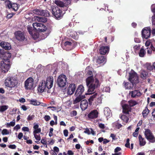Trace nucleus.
<instances>
[{"label":"nucleus","mask_w":155,"mask_h":155,"mask_svg":"<svg viewBox=\"0 0 155 155\" xmlns=\"http://www.w3.org/2000/svg\"><path fill=\"white\" fill-rule=\"evenodd\" d=\"M87 75L91 76L86 79V85L88 88V91L93 92L96 88L99 87V81L97 78L94 80L91 71H88L87 73Z\"/></svg>","instance_id":"1"},{"label":"nucleus","mask_w":155,"mask_h":155,"mask_svg":"<svg viewBox=\"0 0 155 155\" xmlns=\"http://www.w3.org/2000/svg\"><path fill=\"white\" fill-rule=\"evenodd\" d=\"M18 81L14 77H7L4 81V84L6 87L12 88L15 87L18 84Z\"/></svg>","instance_id":"2"},{"label":"nucleus","mask_w":155,"mask_h":155,"mask_svg":"<svg viewBox=\"0 0 155 155\" xmlns=\"http://www.w3.org/2000/svg\"><path fill=\"white\" fill-rule=\"evenodd\" d=\"M95 101V104H98L101 102L102 99L100 93H95L91 95L88 99L89 104L90 106L92 104V102Z\"/></svg>","instance_id":"3"},{"label":"nucleus","mask_w":155,"mask_h":155,"mask_svg":"<svg viewBox=\"0 0 155 155\" xmlns=\"http://www.w3.org/2000/svg\"><path fill=\"white\" fill-rule=\"evenodd\" d=\"M11 65L10 61H2L0 67L1 73L0 72V75L2 74V73L7 72L11 67Z\"/></svg>","instance_id":"4"},{"label":"nucleus","mask_w":155,"mask_h":155,"mask_svg":"<svg viewBox=\"0 0 155 155\" xmlns=\"http://www.w3.org/2000/svg\"><path fill=\"white\" fill-rule=\"evenodd\" d=\"M144 134L145 137L150 142H155V137L152 131L149 129H145Z\"/></svg>","instance_id":"5"},{"label":"nucleus","mask_w":155,"mask_h":155,"mask_svg":"<svg viewBox=\"0 0 155 155\" xmlns=\"http://www.w3.org/2000/svg\"><path fill=\"white\" fill-rule=\"evenodd\" d=\"M11 54L0 49V58L2 59V61H10V58L11 56Z\"/></svg>","instance_id":"6"},{"label":"nucleus","mask_w":155,"mask_h":155,"mask_svg":"<svg viewBox=\"0 0 155 155\" xmlns=\"http://www.w3.org/2000/svg\"><path fill=\"white\" fill-rule=\"evenodd\" d=\"M52 14L55 18L59 20L61 19L63 17L64 13L58 7H56L52 9Z\"/></svg>","instance_id":"7"},{"label":"nucleus","mask_w":155,"mask_h":155,"mask_svg":"<svg viewBox=\"0 0 155 155\" xmlns=\"http://www.w3.org/2000/svg\"><path fill=\"white\" fill-rule=\"evenodd\" d=\"M34 28L38 31L44 33L47 30L46 26L43 24L37 22L34 23L32 24Z\"/></svg>","instance_id":"8"},{"label":"nucleus","mask_w":155,"mask_h":155,"mask_svg":"<svg viewBox=\"0 0 155 155\" xmlns=\"http://www.w3.org/2000/svg\"><path fill=\"white\" fill-rule=\"evenodd\" d=\"M129 80L133 84V86L139 82V78L137 74L134 71H132L129 73Z\"/></svg>","instance_id":"9"},{"label":"nucleus","mask_w":155,"mask_h":155,"mask_svg":"<svg viewBox=\"0 0 155 155\" xmlns=\"http://www.w3.org/2000/svg\"><path fill=\"white\" fill-rule=\"evenodd\" d=\"M66 76L64 74H61L58 78L57 82L58 85L60 87H64L67 82Z\"/></svg>","instance_id":"10"},{"label":"nucleus","mask_w":155,"mask_h":155,"mask_svg":"<svg viewBox=\"0 0 155 155\" xmlns=\"http://www.w3.org/2000/svg\"><path fill=\"white\" fill-rule=\"evenodd\" d=\"M24 87L27 90H30L34 88V80L32 78L29 77L25 81Z\"/></svg>","instance_id":"11"},{"label":"nucleus","mask_w":155,"mask_h":155,"mask_svg":"<svg viewBox=\"0 0 155 155\" xmlns=\"http://www.w3.org/2000/svg\"><path fill=\"white\" fill-rule=\"evenodd\" d=\"M151 30L150 27L144 28L142 31V37L143 38L147 39L150 37Z\"/></svg>","instance_id":"12"},{"label":"nucleus","mask_w":155,"mask_h":155,"mask_svg":"<svg viewBox=\"0 0 155 155\" xmlns=\"http://www.w3.org/2000/svg\"><path fill=\"white\" fill-rule=\"evenodd\" d=\"M45 84V81L42 80L40 83L38 87V90L41 93H42L44 91H47L49 93V88Z\"/></svg>","instance_id":"13"},{"label":"nucleus","mask_w":155,"mask_h":155,"mask_svg":"<svg viewBox=\"0 0 155 155\" xmlns=\"http://www.w3.org/2000/svg\"><path fill=\"white\" fill-rule=\"evenodd\" d=\"M15 36L16 39L20 41H23L25 39V37L24 32L20 31L15 32Z\"/></svg>","instance_id":"14"},{"label":"nucleus","mask_w":155,"mask_h":155,"mask_svg":"<svg viewBox=\"0 0 155 155\" xmlns=\"http://www.w3.org/2000/svg\"><path fill=\"white\" fill-rule=\"evenodd\" d=\"M76 89L75 84H69L67 91V94L69 95L73 94Z\"/></svg>","instance_id":"15"},{"label":"nucleus","mask_w":155,"mask_h":155,"mask_svg":"<svg viewBox=\"0 0 155 155\" xmlns=\"http://www.w3.org/2000/svg\"><path fill=\"white\" fill-rule=\"evenodd\" d=\"M54 79L53 77L52 76H49L47 78L46 81H45V84L49 88V89H50L53 86V83Z\"/></svg>","instance_id":"16"},{"label":"nucleus","mask_w":155,"mask_h":155,"mask_svg":"<svg viewBox=\"0 0 155 155\" xmlns=\"http://www.w3.org/2000/svg\"><path fill=\"white\" fill-rule=\"evenodd\" d=\"M109 46H102L99 49V52L100 54L104 55L106 54H107L109 53Z\"/></svg>","instance_id":"17"},{"label":"nucleus","mask_w":155,"mask_h":155,"mask_svg":"<svg viewBox=\"0 0 155 155\" xmlns=\"http://www.w3.org/2000/svg\"><path fill=\"white\" fill-rule=\"evenodd\" d=\"M98 112L96 110L91 111L88 114L87 116L90 119H94L97 118L98 117Z\"/></svg>","instance_id":"18"},{"label":"nucleus","mask_w":155,"mask_h":155,"mask_svg":"<svg viewBox=\"0 0 155 155\" xmlns=\"http://www.w3.org/2000/svg\"><path fill=\"white\" fill-rule=\"evenodd\" d=\"M123 108L122 112L125 114H129V112H131L132 109L128 104H125L122 106Z\"/></svg>","instance_id":"19"},{"label":"nucleus","mask_w":155,"mask_h":155,"mask_svg":"<svg viewBox=\"0 0 155 155\" xmlns=\"http://www.w3.org/2000/svg\"><path fill=\"white\" fill-rule=\"evenodd\" d=\"M84 87L83 85L81 84L80 85L75 91V96H82V94L84 92Z\"/></svg>","instance_id":"20"},{"label":"nucleus","mask_w":155,"mask_h":155,"mask_svg":"<svg viewBox=\"0 0 155 155\" xmlns=\"http://www.w3.org/2000/svg\"><path fill=\"white\" fill-rule=\"evenodd\" d=\"M129 94L132 98H135L140 96L141 94L139 90H135L134 91H129Z\"/></svg>","instance_id":"21"},{"label":"nucleus","mask_w":155,"mask_h":155,"mask_svg":"<svg viewBox=\"0 0 155 155\" xmlns=\"http://www.w3.org/2000/svg\"><path fill=\"white\" fill-rule=\"evenodd\" d=\"M88 103L87 100L86 99L83 100L81 101L80 106L82 111L84 110L87 109L88 106Z\"/></svg>","instance_id":"22"},{"label":"nucleus","mask_w":155,"mask_h":155,"mask_svg":"<svg viewBox=\"0 0 155 155\" xmlns=\"http://www.w3.org/2000/svg\"><path fill=\"white\" fill-rule=\"evenodd\" d=\"M71 41L72 42L66 41L64 43V46L66 48L68 49V50H71L73 49L74 48L73 41L71 40Z\"/></svg>","instance_id":"23"},{"label":"nucleus","mask_w":155,"mask_h":155,"mask_svg":"<svg viewBox=\"0 0 155 155\" xmlns=\"http://www.w3.org/2000/svg\"><path fill=\"white\" fill-rule=\"evenodd\" d=\"M0 45L4 49L9 50L11 48V46L10 43L8 42L2 41L0 43Z\"/></svg>","instance_id":"24"},{"label":"nucleus","mask_w":155,"mask_h":155,"mask_svg":"<svg viewBox=\"0 0 155 155\" xmlns=\"http://www.w3.org/2000/svg\"><path fill=\"white\" fill-rule=\"evenodd\" d=\"M106 62V58L104 56H99L96 62L99 64H104Z\"/></svg>","instance_id":"25"},{"label":"nucleus","mask_w":155,"mask_h":155,"mask_svg":"<svg viewBox=\"0 0 155 155\" xmlns=\"http://www.w3.org/2000/svg\"><path fill=\"white\" fill-rule=\"evenodd\" d=\"M100 11H102V12L104 15H107V13H109L112 12L111 9L108 8V7L107 6H106L105 7V9L101 8Z\"/></svg>","instance_id":"26"},{"label":"nucleus","mask_w":155,"mask_h":155,"mask_svg":"<svg viewBox=\"0 0 155 155\" xmlns=\"http://www.w3.org/2000/svg\"><path fill=\"white\" fill-rule=\"evenodd\" d=\"M74 100L73 102V104H76L81 101L85 98V96H77Z\"/></svg>","instance_id":"27"},{"label":"nucleus","mask_w":155,"mask_h":155,"mask_svg":"<svg viewBox=\"0 0 155 155\" xmlns=\"http://www.w3.org/2000/svg\"><path fill=\"white\" fill-rule=\"evenodd\" d=\"M138 138L139 141V145L140 146H144L146 142L144 139L142 137L141 135H139L138 136Z\"/></svg>","instance_id":"28"},{"label":"nucleus","mask_w":155,"mask_h":155,"mask_svg":"<svg viewBox=\"0 0 155 155\" xmlns=\"http://www.w3.org/2000/svg\"><path fill=\"white\" fill-rule=\"evenodd\" d=\"M38 127L39 125L38 124H34L33 128L35 130L33 131V134H37L41 132V129L40 128H38Z\"/></svg>","instance_id":"29"},{"label":"nucleus","mask_w":155,"mask_h":155,"mask_svg":"<svg viewBox=\"0 0 155 155\" xmlns=\"http://www.w3.org/2000/svg\"><path fill=\"white\" fill-rule=\"evenodd\" d=\"M39 15L45 17H49L50 16V14L49 11L47 10L41 9Z\"/></svg>","instance_id":"30"},{"label":"nucleus","mask_w":155,"mask_h":155,"mask_svg":"<svg viewBox=\"0 0 155 155\" xmlns=\"http://www.w3.org/2000/svg\"><path fill=\"white\" fill-rule=\"evenodd\" d=\"M123 84H124L126 89H133L134 86H133V84L132 83L128 82L126 83L124 81Z\"/></svg>","instance_id":"31"},{"label":"nucleus","mask_w":155,"mask_h":155,"mask_svg":"<svg viewBox=\"0 0 155 155\" xmlns=\"http://www.w3.org/2000/svg\"><path fill=\"white\" fill-rule=\"evenodd\" d=\"M104 114L106 117H110L111 115V113L110 109L108 108H106L104 110Z\"/></svg>","instance_id":"32"},{"label":"nucleus","mask_w":155,"mask_h":155,"mask_svg":"<svg viewBox=\"0 0 155 155\" xmlns=\"http://www.w3.org/2000/svg\"><path fill=\"white\" fill-rule=\"evenodd\" d=\"M146 54L145 50H144L143 47H142L140 50L139 52V56L140 57H144Z\"/></svg>","instance_id":"33"},{"label":"nucleus","mask_w":155,"mask_h":155,"mask_svg":"<svg viewBox=\"0 0 155 155\" xmlns=\"http://www.w3.org/2000/svg\"><path fill=\"white\" fill-rule=\"evenodd\" d=\"M36 19L38 21L40 22L45 23L47 21V18L45 17H37Z\"/></svg>","instance_id":"34"},{"label":"nucleus","mask_w":155,"mask_h":155,"mask_svg":"<svg viewBox=\"0 0 155 155\" xmlns=\"http://www.w3.org/2000/svg\"><path fill=\"white\" fill-rule=\"evenodd\" d=\"M5 5L6 8H8L9 9H11L12 7V3L9 0H6L5 2Z\"/></svg>","instance_id":"35"},{"label":"nucleus","mask_w":155,"mask_h":155,"mask_svg":"<svg viewBox=\"0 0 155 155\" xmlns=\"http://www.w3.org/2000/svg\"><path fill=\"white\" fill-rule=\"evenodd\" d=\"M120 117L123 121L126 123L128 122L129 120V118L126 115L120 114Z\"/></svg>","instance_id":"36"},{"label":"nucleus","mask_w":155,"mask_h":155,"mask_svg":"<svg viewBox=\"0 0 155 155\" xmlns=\"http://www.w3.org/2000/svg\"><path fill=\"white\" fill-rule=\"evenodd\" d=\"M32 38L35 40L38 38L39 36V33L35 31H33L32 34L31 35Z\"/></svg>","instance_id":"37"},{"label":"nucleus","mask_w":155,"mask_h":155,"mask_svg":"<svg viewBox=\"0 0 155 155\" xmlns=\"http://www.w3.org/2000/svg\"><path fill=\"white\" fill-rule=\"evenodd\" d=\"M31 104L34 106H38L41 103L40 102L37 101V100H35L33 99L29 101Z\"/></svg>","instance_id":"38"},{"label":"nucleus","mask_w":155,"mask_h":155,"mask_svg":"<svg viewBox=\"0 0 155 155\" xmlns=\"http://www.w3.org/2000/svg\"><path fill=\"white\" fill-rule=\"evenodd\" d=\"M18 8V5L17 4L15 3H13L12 4V7L11 8V9L16 11H17Z\"/></svg>","instance_id":"39"},{"label":"nucleus","mask_w":155,"mask_h":155,"mask_svg":"<svg viewBox=\"0 0 155 155\" xmlns=\"http://www.w3.org/2000/svg\"><path fill=\"white\" fill-rule=\"evenodd\" d=\"M55 3L58 6L63 7L64 6V3L60 1L56 0L55 1Z\"/></svg>","instance_id":"40"},{"label":"nucleus","mask_w":155,"mask_h":155,"mask_svg":"<svg viewBox=\"0 0 155 155\" xmlns=\"http://www.w3.org/2000/svg\"><path fill=\"white\" fill-rule=\"evenodd\" d=\"M129 106L131 107L137 104V103L135 101L130 100L128 101Z\"/></svg>","instance_id":"41"},{"label":"nucleus","mask_w":155,"mask_h":155,"mask_svg":"<svg viewBox=\"0 0 155 155\" xmlns=\"http://www.w3.org/2000/svg\"><path fill=\"white\" fill-rule=\"evenodd\" d=\"M7 127H10V126L13 127L15 125V120H13L10 123H7L6 124Z\"/></svg>","instance_id":"42"},{"label":"nucleus","mask_w":155,"mask_h":155,"mask_svg":"<svg viewBox=\"0 0 155 155\" xmlns=\"http://www.w3.org/2000/svg\"><path fill=\"white\" fill-rule=\"evenodd\" d=\"M147 73L145 71H142L140 74V77L143 79L146 78L147 75Z\"/></svg>","instance_id":"43"},{"label":"nucleus","mask_w":155,"mask_h":155,"mask_svg":"<svg viewBox=\"0 0 155 155\" xmlns=\"http://www.w3.org/2000/svg\"><path fill=\"white\" fill-rule=\"evenodd\" d=\"M8 108V106L7 105H2L0 106V111L3 112L6 110Z\"/></svg>","instance_id":"44"},{"label":"nucleus","mask_w":155,"mask_h":155,"mask_svg":"<svg viewBox=\"0 0 155 155\" xmlns=\"http://www.w3.org/2000/svg\"><path fill=\"white\" fill-rule=\"evenodd\" d=\"M146 109L144 110L142 112V114L143 117H145L147 116L149 112V110L148 108L146 107Z\"/></svg>","instance_id":"45"},{"label":"nucleus","mask_w":155,"mask_h":155,"mask_svg":"<svg viewBox=\"0 0 155 155\" xmlns=\"http://www.w3.org/2000/svg\"><path fill=\"white\" fill-rule=\"evenodd\" d=\"M114 124L115 125V127L118 129H120L122 127V125L118 122H115Z\"/></svg>","instance_id":"46"},{"label":"nucleus","mask_w":155,"mask_h":155,"mask_svg":"<svg viewBox=\"0 0 155 155\" xmlns=\"http://www.w3.org/2000/svg\"><path fill=\"white\" fill-rule=\"evenodd\" d=\"M41 9H35L33 10V12L36 15H39Z\"/></svg>","instance_id":"47"},{"label":"nucleus","mask_w":155,"mask_h":155,"mask_svg":"<svg viewBox=\"0 0 155 155\" xmlns=\"http://www.w3.org/2000/svg\"><path fill=\"white\" fill-rule=\"evenodd\" d=\"M2 133L3 135H5L8 134L9 132L7 129H4L2 130Z\"/></svg>","instance_id":"48"},{"label":"nucleus","mask_w":155,"mask_h":155,"mask_svg":"<svg viewBox=\"0 0 155 155\" xmlns=\"http://www.w3.org/2000/svg\"><path fill=\"white\" fill-rule=\"evenodd\" d=\"M130 139L129 138H127L126 141V143L125 144V146L126 147L128 148H130V144L129 143Z\"/></svg>","instance_id":"49"},{"label":"nucleus","mask_w":155,"mask_h":155,"mask_svg":"<svg viewBox=\"0 0 155 155\" xmlns=\"http://www.w3.org/2000/svg\"><path fill=\"white\" fill-rule=\"evenodd\" d=\"M35 117V116L33 114L31 115H29L28 117L27 120L28 121L31 120L33 119Z\"/></svg>","instance_id":"50"},{"label":"nucleus","mask_w":155,"mask_h":155,"mask_svg":"<svg viewBox=\"0 0 155 155\" xmlns=\"http://www.w3.org/2000/svg\"><path fill=\"white\" fill-rule=\"evenodd\" d=\"M27 30H28V31L30 35L32 34L33 31H34L32 30V27H31L28 26L27 27Z\"/></svg>","instance_id":"51"},{"label":"nucleus","mask_w":155,"mask_h":155,"mask_svg":"<svg viewBox=\"0 0 155 155\" xmlns=\"http://www.w3.org/2000/svg\"><path fill=\"white\" fill-rule=\"evenodd\" d=\"M77 112L75 110H74L70 113V115L71 117L76 116L77 115Z\"/></svg>","instance_id":"52"},{"label":"nucleus","mask_w":155,"mask_h":155,"mask_svg":"<svg viewBox=\"0 0 155 155\" xmlns=\"http://www.w3.org/2000/svg\"><path fill=\"white\" fill-rule=\"evenodd\" d=\"M34 134V137L36 140H37L38 141H39L41 140V137H40V135H38L36 134Z\"/></svg>","instance_id":"53"},{"label":"nucleus","mask_w":155,"mask_h":155,"mask_svg":"<svg viewBox=\"0 0 155 155\" xmlns=\"http://www.w3.org/2000/svg\"><path fill=\"white\" fill-rule=\"evenodd\" d=\"M147 69L149 70H152L153 68V65H151L150 64H149L147 65Z\"/></svg>","instance_id":"54"},{"label":"nucleus","mask_w":155,"mask_h":155,"mask_svg":"<svg viewBox=\"0 0 155 155\" xmlns=\"http://www.w3.org/2000/svg\"><path fill=\"white\" fill-rule=\"evenodd\" d=\"M44 118L46 121H48L51 119V117L49 115H46L44 116Z\"/></svg>","instance_id":"55"},{"label":"nucleus","mask_w":155,"mask_h":155,"mask_svg":"<svg viewBox=\"0 0 155 155\" xmlns=\"http://www.w3.org/2000/svg\"><path fill=\"white\" fill-rule=\"evenodd\" d=\"M103 90L105 92H109L110 91V88L109 87H106L103 88Z\"/></svg>","instance_id":"56"},{"label":"nucleus","mask_w":155,"mask_h":155,"mask_svg":"<svg viewBox=\"0 0 155 155\" xmlns=\"http://www.w3.org/2000/svg\"><path fill=\"white\" fill-rule=\"evenodd\" d=\"M147 54H150V55L151 54L152 51V50L150 48H147Z\"/></svg>","instance_id":"57"},{"label":"nucleus","mask_w":155,"mask_h":155,"mask_svg":"<svg viewBox=\"0 0 155 155\" xmlns=\"http://www.w3.org/2000/svg\"><path fill=\"white\" fill-rule=\"evenodd\" d=\"M151 9L153 12L155 13V4H153L152 5L151 7Z\"/></svg>","instance_id":"58"},{"label":"nucleus","mask_w":155,"mask_h":155,"mask_svg":"<svg viewBox=\"0 0 155 155\" xmlns=\"http://www.w3.org/2000/svg\"><path fill=\"white\" fill-rule=\"evenodd\" d=\"M8 147L11 149H15L16 147V146L15 144L10 145L8 146Z\"/></svg>","instance_id":"59"},{"label":"nucleus","mask_w":155,"mask_h":155,"mask_svg":"<svg viewBox=\"0 0 155 155\" xmlns=\"http://www.w3.org/2000/svg\"><path fill=\"white\" fill-rule=\"evenodd\" d=\"M140 45H136L134 47V51H137L139 50L140 48Z\"/></svg>","instance_id":"60"},{"label":"nucleus","mask_w":155,"mask_h":155,"mask_svg":"<svg viewBox=\"0 0 155 155\" xmlns=\"http://www.w3.org/2000/svg\"><path fill=\"white\" fill-rule=\"evenodd\" d=\"M22 130L24 131L28 132L29 131V129L27 127H23L22 128Z\"/></svg>","instance_id":"61"},{"label":"nucleus","mask_w":155,"mask_h":155,"mask_svg":"<svg viewBox=\"0 0 155 155\" xmlns=\"http://www.w3.org/2000/svg\"><path fill=\"white\" fill-rule=\"evenodd\" d=\"M134 41L137 43H140L141 42L140 39L139 38H135L134 39Z\"/></svg>","instance_id":"62"},{"label":"nucleus","mask_w":155,"mask_h":155,"mask_svg":"<svg viewBox=\"0 0 155 155\" xmlns=\"http://www.w3.org/2000/svg\"><path fill=\"white\" fill-rule=\"evenodd\" d=\"M23 137V134L22 133H19L18 135V137L19 139H21Z\"/></svg>","instance_id":"63"},{"label":"nucleus","mask_w":155,"mask_h":155,"mask_svg":"<svg viewBox=\"0 0 155 155\" xmlns=\"http://www.w3.org/2000/svg\"><path fill=\"white\" fill-rule=\"evenodd\" d=\"M54 151L55 152L58 153L59 151V148L57 147H54L53 148Z\"/></svg>","instance_id":"64"}]
</instances>
